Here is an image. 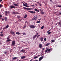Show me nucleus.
Here are the masks:
<instances>
[{
  "instance_id": "obj_1",
  "label": "nucleus",
  "mask_w": 61,
  "mask_h": 61,
  "mask_svg": "<svg viewBox=\"0 0 61 61\" xmlns=\"http://www.w3.org/2000/svg\"><path fill=\"white\" fill-rule=\"evenodd\" d=\"M15 41H13L12 43V46H15Z\"/></svg>"
},
{
  "instance_id": "obj_2",
  "label": "nucleus",
  "mask_w": 61,
  "mask_h": 61,
  "mask_svg": "<svg viewBox=\"0 0 61 61\" xmlns=\"http://www.w3.org/2000/svg\"><path fill=\"white\" fill-rule=\"evenodd\" d=\"M13 14H14V15H16V14H20L19 13L17 12H13L12 13Z\"/></svg>"
},
{
  "instance_id": "obj_3",
  "label": "nucleus",
  "mask_w": 61,
  "mask_h": 61,
  "mask_svg": "<svg viewBox=\"0 0 61 61\" xmlns=\"http://www.w3.org/2000/svg\"><path fill=\"white\" fill-rule=\"evenodd\" d=\"M10 8H11V9H12V8H15V6H13V5H10Z\"/></svg>"
},
{
  "instance_id": "obj_4",
  "label": "nucleus",
  "mask_w": 61,
  "mask_h": 61,
  "mask_svg": "<svg viewBox=\"0 0 61 61\" xmlns=\"http://www.w3.org/2000/svg\"><path fill=\"white\" fill-rule=\"evenodd\" d=\"M48 49H48H47L45 51V53H46V52H47V51H48L49 52H50V51H51L50 49Z\"/></svg>"
},
{
  "instance_id": "obj_5",
  "label": "nucleus",
  "mask_w": 61,
  "mask_h": 61,
  "mask_svg": "<svg viewBox=\"0 0 61 61\" xmlns=\"http://www.w3.org/2000/svg\"><path fill=\"white\" fill-rule=\"evenodd\" d=\"M37 18V16H34V17L33 18V20H36Z\"/></svg>"
},
{
  "instance_id": "obj_6",
  "label": "nucleus",
  "mask_w": 61,
  "mask_h": 61,
  "mask_svg": "<svg viewBox=\"0 0 61 61\" xmlns=\"http://www.w3.org/2000/svg\"><path fill=\"white\" fill-rule=\"evenodd\" d=\"M23 7L24 9H25V10H31V9L30 8H27L25 7Z\"/></svg>"
},
{
  "instance_id": "obj_7",
  "label": "nucleus",
  "mask_w": 61,
  "mask_h": 61,
  "mask_svg": "<svg viewBox=\"0 0 61 61\" xmlns=\"http://www.w3.org/2000/svg\"><path fill=\"white\" fill-rule=\"evenodd\" d=\"M38 35V33H36V35H35V36H34L33 38L34 39H35L36 38V37H37V35Z\"/></svg>"
},
{
  "instance_id": "obj_8",
  "label": "nucleus",
  "mask_w": 61,
  "mask_h": 61,
  "mask_svg": "<svg viewBox=\"0 0 61 61\" xmlns=\"http://www.w3.org/2000/svg\"><path fill=\"white\" fill-rule=\"evenodd\" d=\"M21 59H24L25 58V56H21Z\"/></svg>"
},
{
  "instance_id": "obj_9",
  "label": "nucleus",
  "mask_w": 61,
  "mask_h": 61,
  "mask_svg": "<svg viewBox=\"0 0 61 61\" xmlns=\"http://www.w3.org/2000/svg\"><path fill=\"white\" fill-rule=\"evenodd\" d=\"M20 52L21 53H24L25 52V50L23 49L20 51Z\"/></svg>"
},
{
  "instance_id": "obj_10",
  "label": "nucleus",
  "mask_w": 61,
  "mask_h": 61,
  "mask_svg": "<svg viewBox=\"0 0 61 61\" xmlns=\"http://www.w3.org/2000/svg\"><path fill=\"white\" fill-rule=\"evenodd\" d=\"M43 56H41V57H40L39 59V61H41V60L43 59Z\"/></svg>"
},
{
  "instance_id": "obj_11",
  "label": "nucleus",
  "mask_w": 61,
  "mask_h": 61,
  "mask_svg": "<svg viewBox=\"0 0 61 61\" xmlns=\"http://www.w3.org/2000/svg\"><path fill=\"white\" fill-rule=\"evenodd\" d=\"M18 3H17V4L16 3H15L14 4V5L15 6H18Z\"/></svg>"
},
{
  "instance_id": "obj_12",
  "label": "nucleus",
  "mask_w": 61,
  "mask_h": 61,
  "mask_svg": "<svg viewBox=\"0 0 61 61\" xmlns=\"http://www.w3.org/2000/svg\"><path fill=\"white\" fill-rule=\"evenodd\" d=\"M39 47L40 48H42V44H40L39 45Z\"/></svg>"
},
{
  "instance_id": "obj_13",
  "label": "nucleus",
  "mask_w": 61,
  "mask_h": 61,
  "mask_svg": "<svg viewBox=\"0 0 61 61\" xmlns=\"http://www.w3.org/2000/svg\"><path fill=\"white\" fill-rule=\"evenodd\" d=\"M10 34H12L13 35V34H14V31H12V30H11L10 31Z\"/></svg>"
},
{
  "instance_id": "obj_14",
  "label": "nucleus",
  "mask_w": 61,
  "mask_h": 61,
  "mask_svg": "<svg viewBox=\"0 0 61 61\" xmlns=\"http://www.w3.org/2000/svg\"><path fill=\"white\" fill-rule=\"evenodd\" d=\"M43 37H42L40 39V40H41V41H43Z\"/></svg>"
},
{
  "instance_id": "obj_15",
  "label": "nucleus",
  "mask_w": 61,
  "mask_h": 61,
  "mask_svg": "<svg viewBox=\"0 0 61 61\" xmlns=\"http://www.w3.org/2000/svg\"><path fill=\"white\" fill-rule=\"evenodd\" d=\"M31 28H34L35 27V26H34V25H31Z\"/></svg>"
},
{
  "instance_id": "obj_16",
  "label": "nucleus",
  "mask_w": 61,
  "mask_h": 61,
  "mask_svg": "<svg viewBox=\"0 0 61 61\" xmlns=\"http://www.w3.org/2000/svg\"><path fill=\"white\" fill-rule=\"evenodd\" d=\"M31 13H32V14L36 13V12L35 11H31Z\"/></svg>"
},
{
  "instance_id": "obj_17",
  "label": "nucleus",
  "mask_w": 61,
  "mask_h": 61,
  "mask_svg": "<svg viewBox=\"0 0 61 61\" xmlns=\"http://www.w3.org/2000/svg\"><path fill=\"white\" fill-rule=\"evenodd\" d=\"M58 24L59 25V26H61V22H58Z\"/></svg>"
},
{
  "instance_id": "obj_18",
  "label": "nucleus",
  "mask_w": 61,
  "mask_h": 61,
  "mask_svg": "<svg viewBox=\"0 0 61 61\" xmlns=\"http://www.w3.org/2000/svg\"><path fill=\"white\" fill-rule=\"evenodd\" d=\"M38 56L39 57V55H38V56H35L34 57V59H36V58H37L38 57Z\"/></svg>"
},
{
  "instance_id": "obj_19",
  "label": "nucleus",
  "mask_w": 61,
  "mask_h": 61,
  "mask_svg": "<svg viewBox=\"0 0 61 61\" xmlns=\"http://www.w3.org/2000/svg\"><path fill=\"white\" fill-rule=\"evenodd\" d=\"M16 34L17 35H20V33L19 32H17L16 33Z\"/></svg>"
},
{
  "instance_id": "obj_20",
  "label": "nucleus",
  "mask_w": 61,
  "mask_h": 61,
  "mask_svg": "<svg viewBox=\"0 0 61 61\" xmlns=\"http://www.w3.org/2000/svg\"><path fill=\"white\" fill-rule=\"evenodd\" d=\"M21 34H23V35H24V36H25V35H26V34H25V32L22 33H21Z\"/></svg>"
},
{
  "instance_id": "obj_21",
  "label": "nucleus",
  "mask_w": 61,
  "mask_h": 61,
  "mask_svg": "<svg viewBox=\"0 0 61 61\" xmlns=\"http://www.w3.org/2000/svg\"><path fill=\"white\" fill-rule=\"evenodd\" d=\"M23 5L24 6H26V7H29L27 5H26L25 4H23Z\"/></svg>"
},
{
  "instance_id": "obj_22",
  "label": "nucleus",
  "mask_w": 61,
  "mask_h": 61,
  "mask_svg": "<svg viewBox=\"0 0 61 61\" xmlns=\"http://www.w3.org/2000/svg\"><path fill=\"white\" fill-rule=\"evenodd\" d=\"M9 27V25H7L5 27V28L7 29V28H8Z\"/></svg>"
},
{
  "instance_id": "obj_23",
  "label": "nucleus",
  "mask_w": 61,
  "mask_h": 61,
  "mask_svg": "<svg viewBox=\"0 0 61 61\" xmlns=\"http://www.w3.org/2000/svg\"><path fill=\"white\" fill-rule=\"evenodd\" d=\"M7 18L6 17H5L4 19L5 21H7Z\"/></svg>"
},
{
  "instance_id": "obj_24",
  "label": "nucleus",
  "mask_w": 61,
  "mask_h": 61,
  "mask_svg": "<svg viewBox=\"0 0 61 61\" xmlns=\"http://www.w3.org/2000/svg\"><path fill=\"white\" fill-rule=\"evenodd\" d=\"M17 17L18 19H20L21 18H20V16H17Z\"/></svg>"
},
{
  "instance_id": "obj_25",
  "label": "nucleus",
  "mask_w": 61,
  "mask_h": 61,
  "mask_svg": "<svg viewBox=\"0 0 61 61\" xmlns=\"http://www.w3.org/2000/svg\"><path fill=\"white\" fill-rule=\"evenodd\" d=\"M17 58L16 57H14L13 58V60H15V59H16Z\"/></svg>"
},
{
  "instance_id": "obj_26",
  "label": "nucleus",
  "mask_w": 61,
  "mask_h": 61,
  "mask_svg": "<svg viewBox=\"0 0 61 61\" xmlns=\"http://www.w3.org/2000/svg\"><path fill=\"white\" fill-rule=\"evenodd\" d=\"M12 41V40H8L7 41V42H9V41Z\"/></svg>"
},
{
  "instance_id": "obj_27",
  "label": "nucleus",
  "mask_w": 61,
  "mask_h": 61,
  "mask_svg": "<svg viewBox=\"0 0 61 61\" xmlns=\"http://www.w3.org/2000/svg\"><path fill=\"white\" fill-rule=\"evenodd\" d=\"M50 44V43H47L46 45V46H48Z\"/></svg>"
},
{
  "instance_id": "obj_28",
  "label": "nucleus",
  "mask_w": 61,
  "mask_h": 61,
  "mask_svg": "<svg viewBox=\"0 0 61 61\" xmlns=\"http://www.w3.org/2000/svg\"><path fill=\"white\" fill-rule=\"evenodd\" d=\"M44 13V12L43 11H41V14L42 15H43Z\"/></svg>"
},
{
  "instance_id": "obj_29",
  "label": "nucleus",
  "mask_w": 61,
  "mask_h": 61,
  "mask_svg": "<svg viewBox=\"0 0 61 61\" xmlns=\"http://www.w3.org/2000/svg\"><path fill=\"white\" fill-rule=\"evenodd\" d=\"M27 17V15L26 14L24 16V18H26Z\"/></svg>"
},
{
  "instance_id": "obj_30",
  "label": "nucleus",
  "mask_w": 61,
  "mask_h": 61,
  "mask_svg": "<svg viewBox=\"0 0 61 61\" xmlns=\"http://www.w3.org/2000/svg\"><path fill=\"white\" fill-rule=\"evenodd\" d=\"M3 7V5L0 4V8H1V7Z\"/></svg>"
},
{
  "instance_id": "obj_31",
  "label": "nucleus",
  "mask_w": 61,
  "mask_h": 61,
  "mask_svg": "<svg viewBox=\"0 0 61 61\" xmlns=\"http://www.w3.org/2000/svg\"><path fill=\"white\" fill-rule=\"evenodd\" d=\"M26 27V25L24 26V27H23V29H24V28H25Z\"/></svg>"
},
{
  "instance_id": "obj_32",
  "label": "nucleus",
  "mask_w": 61,
  "mask_h": 61,
  "mask_svg": "<svg viewBox=\"0 0 61 61\" xmlns=\"http://www.w3.org/2000/svg\"><path fill=\"white\" fill-rule=\"evenodd\" d=\"M40 22H41L40 21V20H39V21H37L36 23H40Z\"/></svg>"
},
{
  "instance_id": "obj_33",
  "label": "nucleus",
  "mask_w": 61,
  "mask_h": 61,
  "mask_svg": "<svg viewBox=\"0 0 61 61\" xmlns=\"http://www.w3.org/2000/svg\"><path fill=\"white\" fill-rule=\"evenodd\" d=\"M0 36H4V34H0Z\"/></svg>"
},
{
  "instance_id": "obj_34",
  "label": "nucleus",
  "mask_w": 61,
  "mask_h": 61,
  "mask_svg": "<svg viewBox=\"0 0 61 61\" xmlns=\"http://www.w3.org/2000/svg\"><path fill=\"white\" fill-rule=\"evenodd\" d=\"M44 26H43L41 27V28L42 29H43L44 28Z\"/></svg>"
},
{
  "instance_id": "obj_35",
  "label": "nucleus",
  "mask_w": 61,
  "mask_h": 61,
  "mask_svg": "<svg viewBox=\"0 0 61 61\" xmlns=\"http://www.w3.org/2000/svg\"><path fill=\"white\" fill-rule=\"evenodd\" d=\"M40 36V35H38V36H37V38H38V37H39V36Z\"/></svg>"
},
{
  "instance_id": "obj_36",
  "label": "nucleus",
  "mask_w": 61,
  "mask_h": 61,
  "mask_svg": "<svg viewBox=\"0 0 61 61\" xmlns=\"http://www.w3.org/2000/svg\"><path fill=\"white\" fill-rule=\"evenodd\" d=\"M44 41H46V38H45L44 39Z\"/></svg>"
},
{
  "instance_id": "obj_37",
  "label": "nucleus",
  "mask_w": 61,
  "mask_h": 61,
  "mask_svg": "<svg viewBox=\"0 0 61 61\" xmlns=\"http://www.w3.org/2000/svg\"><path fill=\"white\" fill-rule=\"evenodd\" d=\"M51 41H52V42H54V39H52V40H51Z\"/></svg>"
},
{
  "instance_id": "obj_38",
  "label": "nucleus",
  "mask_w": 61,
  "mask_h": 61,
  "mask_svg": "<svg viewBox=\"0 0 61 61\" xmlns=\"http://www.w3.org/2000/svg\"><path fill=\"white\" fill-rule=\"evenodd\" d=\"M4 54H5L6 55V54H7V52L6 51V52H4Z\"/></svg>"
},
{
  "instance_id": "obj_39",
  "label": "nucleus",
  "mask_w": 61,
  "mask_h": 61,
  "mask_svg": "<svg viewBox=\"0 0 61 61\" xmlns=\"http://www.w3.org/2000/svg\"><path fill=\"white\" fill-rule=\"evenodd\" d=\"M2 17V15L0 14V17L1 18Z\"/></svg>"
},
{
  "instance_id": "obj_40",
  "label": "nucleus",
  "mask_w": 61,
  "mask_h": 61,
  "mask_svg": "<svg viewBox=\"0 0 61 61\" xmlns=\"http://www.w3.org/2000/svg\"><path fill=\"white\" fill-rule=\"evenodd\" d=\"M58 7H61V5H58Z\"/></svg>"
},
{
  "instance_id": "obj_41",
  "label": "nucleus",
  "mask_w": 61,
  "mask_h": 61,
  "mask_svg": "<svg viewBox=\"0 0 61 61\" xmlns=\"http://www.w3.org/2000/svg\"><path fill=\"white\" fill-rule=\"evenodd\" d=\"M51 30H49L48 31H47V33H48Z\"/></svg>"
},
{
  "instance_id": "obj_42",
  "label": "nucleus",
  "mask_w": 61,
  "mask_h": 61,
  "mask_svg": "<svg viewBox=\"0 0 61 61\" xmlns=\"http://www.w3.org/2000/svg\"><path fill=\"white\" fill-rule=\"evenodd\" d=\"M35 10L36 11H37V9H35Z\"/></svg>"
},
{
  "instance_id": "obj_43",
  "label": "nucleus",
  "mask_w": 61,
  "mask_h": 61,
  "mask_svg": "<svg viewBox=\"0 0 61 61\" xmlns=\"http://www.w3.org/2000/svg\"><path fill=\"white\" fill-rule=\"evenodd\" d=\"M58 15H61V12H60L58 14Z\"/></svg>"
},
{
  "instance_id": "obj_44",
  "label": "nucleus",
  "mask_w": 61,
  "mask_h": 61,
  "mask_svg": "<svg viewBox=\"0 0 61 61\" xmlns=\"http://www.w3.org/2000/svg\"><path fill=\"white\" fill-rule=\"evenodd\" d=\"M5 13H7V11H5Z\"/></svg>"
},
{
  "instance_id": "obj_45",
  "label": "nucleus",
  "mask_w": 61,
  "mask_h": 61,
  "mask_svg": "<svg viewBox=\"0 0 61 61\" xmlns=\"http://www.w3.org/2000/svg\"><path fill=\"white\" fill-rule=\"evenodd\" d=\"M7 13H5V15H7Z\"/></svg>"
},
{
  "instance_id": "obj_46",
  "label": "nucleus",
  "mask_w": 61,
  "mask_h": 61,
  "mask_svg": "<svg viewBox=\"0 0 61 61\" xmlns=\"http://www.w3.org/2000/svg\"><path fill=\"white\" fill-rule=\"evenodd\" d=\"M51 32H49L48 33V34H50L51 33Z\"/></svg>"
},
{
  "instance_id": "obj_47",
  "label": "nucleus",
  "mask_w": 61,
  "mask_h": 61,
  "mask_svg": "<svg viewBox=\"0 0 61 61\" xmlns=\"http://www.w3.org/2000/svg\"><path fill=\"white\" fill-rule=\"evenodd\" d=\"M37 11L38 12H39V11L37 9Z\"/></svg>"
},
{
  "instance_id": "obj_48",
  "label": "nucleus",
  "mask_w": 61,
  "mask_h": 61,
  "mask_svg": "<svg viewBox=\"0 0 61 61\" xmlns=\"http://www.w3.org/2000/svg\"><path fill=\"white\" fill-rule=\"evenodd\" d=\"M40 4V6H41V5H42V4H41L40 3V4Z\"/></svg>"
},
{
  "instance_id": "obj_49",
  "label": "nucleus",
  "mask_w": 61,
  "mask_h": 61,
  "mask_svg": "<svg viewBox=\"0 0 61 61\" xmlns=\"http://www.w3.org/2000/svg\"><path fill=\"white\" fill-rule=\"evenodd\" d=\"M4 19L3 18V19H2V21H4Z\"/></svg>"
},
{
  "instance_id": "obj_50",
  "label": "nucleus",
  "mask_w": 61,
  "mask_h": 61,
  "mask_svg": "<svg viewBox=\"0 0 61 61\" xmlns=\"http://www.w3.org/2000/svg\"><path fill=\"white\" fill-rule=\"evenodd\" d=\"M10 13V11H8L7 12V13H8V14H9Z\"/></svg>"
},
{
  "instance_id": "obj_51",
  "label": "nucleus",
  "mask_w": 61,
  "mask_h": 61,
  "mask_svg": "<svg viewBox=\"0 0 61 61\" xmlns=\"http://www.w3.org/2000/svg\"><path fill=\"white\" fill-rule=\"evenodd\" d=\"M13 36H15V33H14V34H13Z\"/></svg>"
},
{
  "instance_id": "obj_52",
  "label": "nucleus",
  "mask_w": 61,
  "mask_h": 61,
  "mask_svg": "<svg viewBox=\"0 0 61 61\" xmlns=\"http://www.w3.org/2000/svg\"><path fill=\"white\" fill-rule=\"evenodd\" d=\"M38 61L37 60H36L35 61Z\"/></svg>"
},
{
  "instance_id": "obj_53",
  "label": "nucleus",
  "mask_w": 61,
  "mask_h": 61,
  "mask_svg": "<svg viewBox=\"0 0 61 61\" xmlns=\"http://www.w3.org/2000/svg\"><path fill=\"white\" fill-rule=\"evenodd\" d=\"M25 4L26 5H27V3H25Z\"/></svg>"
},
{
  "instance_id": "obj_54",
  "label": "nucleus",
  "mask_w": 61,
  "mask_h": 61,
  "mask_svg": "<svg viewBox=\"0 0 61 61\" xmlns=\"http://www.w3.org/2000/svg\"><path fill=\"white\" fill-rule=\"evenodd\" d=\"M7 40L8 39H9V38H8V37L7 38Z\"/></svg>"
},
{
  "instance_id": "obj_55",
  "label": "nucleus",
  "mask_w": 61,
  "mask_h": 61,
  "mask_svg": "<svg viewBox=\"0 0 61 61\" xmlns=\"http://www.w3.org/2000/svg\"><path fill=\"white\" fill-rule=\"evenodd\" d=\"M2 0H0V2H2Z\"/></svg>"
},
{
  "instance_id": "obj_56",
  "label": "nucleus",
  "mask_w": 61,
  "mask_h": 61,
  "mask_svg": "<svg viewBox=\"0 0 61 61\" xmlns=\"http://www.w3.org/2000/svg\"><path fill=\"white\" fill-rule=\"evenodd\" d=\"M31 6H34V5H31Z\"/></svg>"
},
{
  "instance_id": "obj_57",
  "label": "nucleus",
  "mask_w": 61,
  "mask_h": 61,
  "mask_svg": "<svg viewBox=\"0 0 61 61\" xmlns=\"http://www.w3.org/2000/svg\"><path fill=\"white\" fill-rule=\"evenodd\" d=\"M0 33H1V34H3V32H0Z\"/></svg>"
},
{
  "instance_id": "obj_58",
  "label": "nucleus",
  "mask_w": 61,
  "mask_h": 61,
  "mask_svg": "<svg viewBox=\"0 0 61 61\" xmlns=\"http://www.w3.org/2000/svg\"><path fill=\"white\" fill-rule=\"evenodd\" d=\"M29 12H30V13H31V11H29Z\"/></svg>"
},
{
  "instance_id": "obj_59",
  "label": "nucleus",
  "mask_w": 61,
  "mask_h": 61,
  "mask_svg": "<svg viewBox=\"0 0 61 61\" xmlns=\"http://www.w3.org/2000/svg\"><path fill=\"white\" fill-rule=\"evenodd\" d=\"M25 23H27V21H26Z\"/></svg>"
},
{
  "instance_id": "obj_60",
  "label": "nucleus",
  "mask_w": 61,
  "mask_h": 61,
  "mask_svg": "<svg viewBox=\"0 0 61 61\" xmlns=\"http://www.w3.org/2000/svg\"><path fill=\"white\" fill-rule=\"evenodd\" d=\"M19 47V48H20V47Z\"/></svg>"
},
{
  "instance_id": "obj_61",
  "label": "nucleus",
  "mask_w": 61,
  "mask_h": 61,
  "mask_svg": "<svg viewBox=\"0 0 61 61\" xmlns=\"http://www.w3.org/2000/svg\"><path fill=\"white\" fill-rule=\"evenodd\" d=\"M40 11H41V9H40Z\"/></svg>"
},
{
  "instance_id": "obj_62",
  "label": "nucleus",
  "mask_w": 61,
  "mask_h": 61,
  "mask_svg": "<svg viewBox=\"0 0 61 61\" xmlns=\"http://www.w3.org/2000/svg\"><path fill=\"white\" fill-rule=\"evenodd\" d=\"M35 5H36V6H37V4H36Z\"/></svg>"
},
{
  "instance_id": "obj_63",
  "label": "nucleus",
  "mask_w": 61,
  "mask_h": 61,
  "mask_svg": "<svg viewBox=\"0 0 61 61\" xmlns=\"http://www.w3.org/2000/svg\"><path fill=\"white\" fill-rule=\"evenodd\" d=\"M51 49L52 50V48H51Z\"/></svg>"
},
{
  "instance_id": "obj_64",
  "label": "nucleus",
  "mask_w": 61,
  "mask_h": 61,
  "mask_svg": "<svg viewBox=\"0 0 61 61\" xmlns=\"http://www.w3.org/2000/svg\"><path fill=\"white\" fill-rule=\"evenodd\" d=\"M50 1H51V2L52 0H50Z\"/></svg>"
}]
</instances>
